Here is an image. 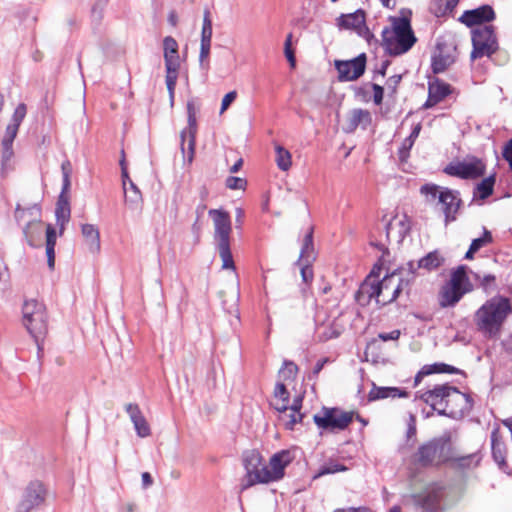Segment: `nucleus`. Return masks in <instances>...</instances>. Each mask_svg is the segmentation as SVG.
I'll return each instance as SVG.
<instances>
[{
  "mask_svg": "<svg viewBox=\"0 0 512 512\" xmlns=\"http://www.w3.org/2000/svg\"><path fill=\"white\" fill-rule=\"evenodd\" d=\"M179 46L172 36H166L163 39V56L166 70L180 68Z\"/></svg>",
  "mask_w": 512,
  "mask_h": 512,
  "instance_id": "22",
  "label": "nucleus"
},
{
  "mask_svg": "<svg viewBox=\"0 0 512 512\" xmlns=\"http://www.w3.org/2000/svg\"><path fill=\"white\" fill-rule=\"evenodd\" d=\"M242 464L246 474L242 480V489H247L258 483H267L268 466L264 464L261 453L256 449L245 450L242 453Z\"/></svg>",
  "mask_w": 512,
  "mask_h": 512,
  "instance_id": "6",
  "label": "nucleus"
},
{
  "mask_svg": "<svg viewBox=\"0 0 512 512\" xmlns=\"http://www.w3.org/2000/svg\"><path fill=\"white\" fill-rule=\"evenodd\" d=\"M418 399L429 405L438 415L454 420L464 418L474 406L470 394L461 392L449 383L434 385L432 389L416 392L415 400Z\"/></svg>",
  "mask_w": 512,
  "mask_h": 512,
  "instance_id": "1",
  "label": "nucleus"
},
{
  "mask_svg": "<svg viewBox=\"0 0 512 512\" xmlns=\"http://www.w3.org/2000/svg\"><path fill=\"white\" fill-rule=\"evenodd\" d=\"M495 182V174L484 178L480 183L476 185L474 189V197H477L481 200L487 199L493 194Z\"/></svg>",
  "mask_w": 512,
  "mask_h": 512,
  "instance_id": "35",
  "label": "nucleus"
},
{
  "mask_svg": "<svg viewBox=\"0 0 512 512\" xmlns=\"http://www.w3.org/2000/svg\"><path fill=\"white\" fill-rule=\"evenodd\" d=\"M298 264L301 265V277L303 282H311L313 279V269L311 266L312 263L301 262Z\"/></svg>",
  "mask_w": 512,
  "mask_h": 512,
  "instance_id": "59",
  "label": "nucleus"
},
{
  "mask_svg": "<svg viewBox=\"0 0 512 512\" xmlns=\"http://www.w3.org/2000/svg\"><path fill=\"white\" fill-rule=\"evenodd\" d=\"M41 208L38 205L21 209L18 205L15 210V219L22 225L23 234L29 246H35L36 238L41 234Z\"/></svg>",
  "mask_w": 512,
  "mask_h": 512,
  "instance_id": "8",
  "label": "nucleus"
},
{
  "mask_svg": "<svg viewBox=\"0 0 512 512\" xmlns=\"http://www.w3.org/2000/svg\"><path fill=\"white\" fill-rule=\"evenodd\" d=\"M453 59L448 55L438 54L432 57L431 68L434 74L444 72L451 64Z\"/></svg>",
  "mask_w": 512,
  "mask_h": 512,
  "instance_id": "43",
  "label": "nucleus"
},
{
  "mask_svg": "<svg viewBox=\"0 0 512 512\" xmlns=\"http://www.w3.org/2000/svg\"><path fill=\"white\" fill-rule=\"evenodd\" d=\"M444 488L432 485L429 488L409 496L414 512H440Z\"/></svg>",
  "mask_w": 512,
  "mask_h": 512,
  "instance_id": "9",
  "label": "nucleus"
},
{
  "mask_svg": "<svg viewBox=\"0 0 512 512\" xmlns=\"http://www.w3.org/2000/svg\"><path fill=\"white\" fill-rule=\"evenodd\" d=\"M367 56L359 54L351 60H335V68L338 72L340 82L355 81L359 79L366 70Z\"/></svg>",
  "mask_w": 512,
  "mask_h": 512,
  "instance_id": "14",
  "label": "nucleus"
},
{
  "mask_svg": "<svg viewBox=\"0 0 512 512\" xmlns=\"http://www.w3.org/2000/svg\"><path fill=\"white\" fill-rule=\"evenodd\" d=\"M276 158L275 161L277 166L282 171H287L291 167V154L282 146H276Z\"/></svg>",
  "mask_w": 512,
  "mask_h": 512,
  "instance_id": "44",
  "label": "nucleus"
},
{
  "mask_svg": "<svg viewBox=\"0 0 512 512\" xmlns=\"http://www.w3.org/2000/svg\"><path fill=\"white\" fill-rule=\"evenodd\" d=\"M70 215H71V209H70L68 192H63V190H61V193L58 197V201L56 204V210H55L56 222H57V225L59 226V234L60 235L63 234L65 225L70 220Z\"/></svg>",
  "mask_w": 512,
  "mask_h": 512,
  "instance_id": "25",
  "label": "nucleus"
},
{
  "mask_svg": "<svg viewBox=\"0 0 512 512\" xmlns=\"http://www.w3.org/2000/svg\"><path fill=\"white\" fill-rule=\"evenodd\" d=\"M443 171L461 179H477L485 174L486 164L476 156H467L464 161L449 163Z\"/></svg>",
  "mask_w": 512,
  "mask_h": 512,
  "instance_id": "11",
  "label": "nucleus"
},
{
  "mask_svg": "<svg viewBox=\"0 0 512 512\" xmlns=\"http://www.w3.org/2000/svg\"><path fill=\"white\" fill-rule=\"evenodd\" d=\"M409 392L405 389L398 387H379L375 383L372 384V389L368 394V401H376L386 398H407Z\"/></svg>",
  "mask_w": 512,
  "mask_h": 512,
  "instance_id": "26",
  "label": "nucleus"
},
{
  "mask_svg": "<svg viewBox=\"0 0 512 512\" xmlns=\"http://www.w3.org/2000/svg\"><path fill=\"white\" fill-rule=\"evenodd\" d=\"M187 109V122L188 125L180 133L181 138V151L184 158H187L191 163L195 155L196 134H197V109L194 100H189L186 105Z\"/></svg>",
  "mask_w": 512,
  "mask_h": 512,
  "instance_id": "10",
  "label": "nucleus"
},
{
  "mask_svg": "<svg viewBox=\"0 0 512 512\" xmlns=\"http://www.w3.org/2000/svg\"><path fill=\"white\" fill-rule=\"evenodd\" d=\"M396 276L397 273L393 272L390 275H386L381 281L378 280V288H379V298L378 303L382 305L390 304L391 302H384V299L388 298L392 291H394L396 286Z\"/></svg>",
  "mask_w": 512,
  "mask_h": 512,
  "instance_id": "32",
  "label": "nucleus"
},
{
  "mask_svg": "<svg viewBox=\"0 0 512 512\" xmlns=\"http://www.w3.org/2000/svg\"><path fill=\"white\" fill-rule=\"evenodd\" d=\"M476 279L480 280V286L486 291L490 292L497 288L496 277L493 274L484 275L481 279L479 275H476Z\"/></svg>",
  "mask_w": 512,
  "mask_h": 512,
  "instance_id": "53",
  "label": "nucleus"
},
{
  "mask_svg": "<svg viewBox=\"0 0 512 512\" xmlns=\"http://www.w3.org/2000/svg\"><path fill=\"white\" fill-rule=\"evenodd\" d=\"M26 113H27V108H26V105L24 103H20L13 115H12V119H11V123L10 124H13V125H16V126H20L21 122L24 120L25 116H26Z\"/></svg>",
  "mask_w": 512,
  "mask_h": 512,
  "instance_id": "56",
  "label": "nucleus"
},
{
  "mask_svg": "<svg viewBox=\"0 0 512 512\" xmlns=\"http://www.w3.org/2000/svg\"><path fill=\"white\" fill-rule=\"evenodd\" d=\"M212 40V20L208 9L204 10L203 25L201 30V43H211Z\"/></svg>",
  "mask_w": 512,
  "mask_h": 512,
  "instance_id": "46",
  "label": "nucleus"
},
{
  "mask_svg": "<svg viewBox=\"0 0 512 512\" xmlns=\"http://www.w3.org/2000/svg\"><path fill=\"white\" fill-rule=\"evenodd\" d=\"M313 232H314L313 227H310L304 237L302 248L300 251V256H299V259L297 260V263H301V262L312 263L315 260Z\"/></svg>",
  "mask_w": 512,
  "mask_h": 512,
  "instance_id": "33",
  "label": "nucleus"
},
{
  "mask_svg": "<svg viewBox=\"0 0 512 512\" xmlns=\"http://www.w3.org/2000/svg\"><path fill=\"white\" fill-rule=\"evenodd\" d=\"M62 170V189L63 192H69L71 182H70V174H71V163L69 161H65L61 165Z\"/></svg>",
  "mask_w": 512,
  "mask_h": 512,
  "instance_id": "52",
  "label": "nucleus"
},
{
  "mask_svg": "<svg viewBox=\"0 0 512 512\" xmlns=\"http://www.w3.org/2000/svg\"><path fill=\"white\" fill-rule=\"evenodd\" d=\"M493 242L492 233L487 230L485 227L483 228V234L479 238H475L472 240L470 246L478 252L481 248L491 244Z\"/></svg>",
  "mask_w": 512,
  "mask_h": 512,
  "instance_id": "48",
  "label": "nucleus"
},
{
  "mask_svg": "<svg viewBox=\"0 0 512 512\" xmlns=\"http://www.w3.org/2000/svg\"><path fill=\"white\" fill-rule=\"evenodd\" d=\"M495 19V12L490 5H482L476 9L466 10L460 17V21L467 27L483 26L484 23Z\"/></svg>",
  "mask_w": 512,
  "mask_h": 512,
  "instance_id": "16",
  "label": "nucleus"
},
{
  "mask_svg": "<svg viewBox=\"0 0 512 512\" xmlns=\"http://www.w3.org/2000/svg\"><path fill=\"white\" fill-rule=\"evenodd\" d=\"M13 156V144L2 143V168H4Z\"/></svg>",
  "mask_w": 512,
  "mask_h": 512,
  "instance_id": "62",
  "label": "nucleus"
},
{
  "mask_svg": "<svg viewBox=\"0 0 512 512\" xmlns=\"http://www.w3.org/2000/svg\"><path fill=\"white\" fill-rule=\"evenodd\" d=\"M421 129H422L421 123H417L413 127L410 135L408 137H406L404 139V141L402 142L401 147L398 150V156L401 161H406L407 158L409 157L410 150L412 149V147L415 143V140L418 138Z\"/></svg>",
  "mask_w": 512,
  "mask_h": 512,
  "instance_id": "34",
  "label": "nucleus"
},
{
  "mask_svg": "<svg viewBox=\"0 0 512 512\" xmlns=\"http://www.w3.org/2000/svg\"><path fill=\"white\" fill-rule=\"evenodd\" d=\"M45 311V306L43 303L38 302L37 300H29L25 301L22 312H23V319L28 318L30 316H34L37 312H43Z\"/></svg>",
  "mask_w": 512,
  "mask_h": 512,
  "instance_id": "47",
  "label": "nucleus"
},
{
  "mask_svg": "<svg viewBox=\"0 0 512 512\" xmlns=\"http://www.w3.org/2000/svg\"><path fill=\"white\" fill-rule=\"evenodd\" d=\"M290 452L282 450L275 453L269 460L267 483L278 481L284 477L285 468L290 464Z\"/></svg>",
  "mask_w": 512,
  "mask_h": 512,
  "instance_id": "17",
  "label": "nucleus"
},
{
  "mask_svg": "<svg viewBox=\"0 0 512 512\" xmlns=\"http://www.w3.org/2000/svg\"><path fill=\"white\" fill-rule=\"evenodd\" d=\"M481 456L478 453H471L460 457H450L448 463L457 470L465 471L479 466Z\"/></svg>",
  "mask_w": 512,
  "mask_h": 512,
  "instance_id": "29",
  "label": "nucleus"
},
{
  "mask_svg": "<svg viewBox=\"0 0 512 512\" xmlns=\"http://www.w3.org/2000/svg\"><path fill=\"white\" fill-rule=\"evenodd\" d=\"M472 61L482 57H491L499 49L495 28L493 25L484 24L472 30Z\"/></svg>",
  "mask_w": 512,
  "mask_h": 512,
  "instance_id": "7",
  "label": "nucleus"
},
{
  "mask_svg": "<svg viewBox=\"0 0 512 512\" xmlns=\"http://www.w3.org/2000/svg\"><path fill=\"white\" fill-rule=\"evenodd\" d=\"M366 13L363 9H358L353 13L341 14L338 18V25L344 29L357 30L365 22Z\"/></svg>",
  "mask_w": 512,
  "mask_h": 512,
  "instance_id": "28",
  "label": "nucleus"
},
{
  "mask_svg": "<svg viewBox=\"0 0 512 512\" xmlns=\"http://www.w3.org/2000/svg\"><path fill=\"white\" fill-rule=\"evenodd\" d=\"M246 184L247 181L244 178L236 176H229L225 181L226 187L231 190L245 189Z\"/></svg>",
  "mask_w": 512,
  "mask_h": 512,
  "instance_id": "55",
  "label": "nucleus"
},
{
  "mask_svg": "<svg viewBox=\"0 0 512 512\" xmlns=\"http://www.w3.org/2000/svg\"><path fill=\"white\" fill-rule=\"evenodd\" d=\"M283 373H284V377L285 379H293L296 374H297V371H298V366L292 362V361H289V360H285L283 362Z\"/></svg>",
  "mask_w": 512,
  "mask_h": 512,
  "instance_id": "58",
  "label": "nucleus"
},
{
  "mask_svg": "<svg viewBox=\"0 0 512 512\" xmlns=\"http://www.w3.org/2000/svg\"><path fill=\"white\" fill-rule=\"evenodd\" d=\"M465 290L450 285L444 284L438 294V301L441 308L454 307L465 295Z\"/></svg>",
  "mask_w": 512,
  "mask_h": 512,
  "instance_id": "24",
  "label": "nucleus"
},
{
  "mask_svg": "<svg viewBox=\"0 0 512 512\" xmlns=\"http://www.w3.org/2000/svg\"><path fill=\"white\" fill-rule=\"evenodd\" d=\"M211 43H200L199 64L204 70L209 69V55Z\"/></svg>",
  "mask_w": 512,
  "mask_h": 512,
  "instance_id": "50",
  "label": "nucleus"
},
{
  "mask_svg": "<svg viewBox=\"0 0 512 512\" xmlns=\"http://www.w3.org/2000/svg\"><path fill=\"white\" fill-rule=\"evenodd\" d=\"M209 215L214 222V241L222 260V268L235 270L236 267L230 248V234L232 231L230 215L221 209H211Z\"/></svg>",
  "mask_w": 512,
  "mask_h": 512,
  "instance_id": "5",
  "label": "nucleus"
},
{
  "mask_svg": "<svg viewBox=\"0 0 512 512\" xmlns=\"http://www.w3.org/2000/svg\"><path fill=\"white\" fill-rule=\"evenodd\" d=\"M441 189L442 188L440 186L433 183H429L422 185L420 188V192L426 196L428 201H434L438 199V195Z\"/></svg>",
  "mask_w": 512,
  "mask_h": 512,
  "instance_id": "49",
  "label": "nucleus"
},
{
  "mask_svg": "<svg viewBox=\"0 0 512 512\" xmlns=\"http://www.w3.org/2000/svg\"><path fill=\"white\" fill-rule=\"evenodd\" d=\"M82 235L88 242L90 249L99 250L100 248V233L96 226L92 224H83L81 227Z\"/></svg>",
  "mask_w": 512,
  "mask_h": 512,
  "instance_id": "37",
  "label": "nucleus"
},
{
  "mask_svg": "<svg viewBox=\"0 0 512 512\" xmlns=\"http://www.w3.org/2000/svg\"><path fill=\"white\" fill-rule=\"evenodd\" d=\"M125 204L131 210H138L142 207L143 198L137 185L130 181V184L123 187Z\"/></svg>",
  "mask_w": 512,
  "mask_h": 512,
  "instance_id": "31",
  "label": "nucleus"
},
{
  "mask_svg": "<svg viewBox=\"0 0 512 512\" xmlns=\"http://www.w3.org/2000/svg\"><path fill=\"white\" fill-rule=\"evenodd\" d=\"M23 324L38 344L39 340L46 335L48 329L46 310L37 312L34 316L23 319Z\"/></svg>",
  "mask_w": 512,
  "mask_h": 512,
  "instance_id": "18",
  "label": "nucleus"
},
{
  "mask_svg": "<svg viewBox=\"0 0 512 512\" xmlns=\"http://www.w3.org/2000/svg\"><path fill=\"white\" fill-rule=\"evenodd\" d=\"M452 86L439 78H433L428 82V93L436 101H443L452 93Z\"/></svg>",
  "mask_w": 512,
  "mask_h": 512,
  "instance_id": "30",
  "label": "nucleus"
},
{
  "mask_svg": "<svg viewBox=\"0 0 512 512\" xmlns=\"http://www.w3.org/2000/svg\"><path fill=\"white\" fill-rule=\"evenodd\" d=\"M413 276H408L407 278H398L396 279V286L394 291L388 296V298L384 299V302H393L395 301L401 292L405 291L407 294L410 292L411 285L414 281Z\"/></svg>",
  "mask_w": 512,
  "mask_h": 512,
  "instance_id": "39",
  "label": "nucleus"
},
{
  "mask_svg": "<svg viewBox=\"0 0 512 512\" xmlns=\"http://www.w3.org/2000/svg\"><path fill=\"white\" fill-rule=\"evenodd\" d=\"M375 298L378 303L379 288L378 280H371V276H367L360 285L358 291L355 294V300L362 306L368 305L371 300Z\"/></svg>",
  "mask_w": 512,
  "mask_h": 512,
  "instance_id": "21",
  "label": "nucleus"
},
{
  "mask_svg": "<svg viewBox=\"0 0 512 512\" xmlns=\"http://www.w3.org/2000/svg\"><path fill=\"white\" fill-rule=\"evenodd\" d=\"M354 412H345L338 408H323V415L315 414V424L324 430H344L353 421Z\"/></svg>",
  "mask_w": 512,
  "mask_h": 512,
  "instance_id": "13",
  "label": "nucleus"
},
{
  "mask_svg": "<svg viewBox=\"0 0 512 512\" xmlns=\"http://www.w3.org/2000/svg\"><path fill=\"white\" fill-rule=\"evenodd\" d=\"M465 265L458 266L451 274L450 280L447 282L450 285L465 290V293H469L473 290V284L470 282L467 276Z\"/></svg>",
  "mask_w": 512,
  "mask_h": 512,
  "instance_id": "27",
  "label": "nucleus"
},
{
  "mask_svg": "<svg viewBox=\"0 0 512 512\" xmlns=\"http://www.w3.org/2000/svg\"><path fill=\"white\" fill-rule=\"evenodd\" d=\"M347 470H348V468L344 464L334 461V460H329L320 466L319 470L314 475V479L319 478L324 475L334 474L337 472H344Z\"/></svg>",
  "mask_w": 512,
  "mask_h": 512,
  "instance_id": "40",
  "label": "nucleus"
},
{
  "mask_svg": "<svg viewBox=\"0 0 512 512\" xmlns=\"http://www.w3.org/2000/svg\"><path fill=\"white\" fill-rule=\"evenodd\" d=\"M178 71L179 69H173V71L166 70V86L171 99H173L174 97V90L178 78Z\"/></svg>",
  "mask_w": 512,
  "mask_h": 512,
  "instance_id": "51",
  "label": "nucleus"
},
{
  "mask_svg": "<svg viewBox=\"0 0 512 512\" xmlns=\"http://www.w3.org/2000/svg\"><path fill=\"white\" fill-rule=\"evenodd\" d=\"M47 490L39 480L29 482L23 489L21 499L16 506V512H33L45 502Z\"/></svg>",
  "mask_w": 512,
  "mask_h": 512,
  "instance_id": "12",
  "label": "nucleus"
},
{
  "mask_svg": "<svg viewBox=\"0 0 512 512\" xmlns=\"http://www.w3.org/2000/svg\"><path fill=\"white\" fill-rule=\"evenodd\" d=\"M372 123L371 113L366 109L356 108L350 111L344 131L353 133L359 126L366 130Z\"/></svg>",
  "mask_w": 512,
  "mask_h": 512,
  "instance_id": "20",
  "label": "nucleus"
},
{
  "mask_svg": "<svg viewBox=\"0 0 512 512\" xmlns=\"http://www.w3.org/2000/svg\"><path fill=\"white\" fill-rule=\"evenodd\" d=\"M450 437L440 436L422 443L412 454L411 462L419 468L439 467L450 460Z\"/></svg>",
  "mask_w": 512,
  "mask_h": 512,
  "instance_id": "4",
  "label": "nucleus"
},
{
  "mask_svg": "<svg viewBox=\"0 0 512 512\" xmlns=\"http://www.w3.org/2000/svg\"><path fill=\"white\" fill-rule=\"evenodd\" d=\"M359 36L364 38L368 43H371L372 40H377L374 37V34L370 31V29L367 27V25L364 23L362 24L357 30H355Z\"/></svg>",
  "mask_w": 512,
  "mask_h": 512,
  "instance_id": "64",
  "label": "nucleus"
},
{
  "mask_svg": "<svg viewBox=\"0 0 512 512\" xmlns=\"http://www.w3.org/2000/svg\"><path fill=\"white\" fill-rule=\"evenodd\" d=\"M57 234L55 228L48 224L46 227V247L55 248Z\"/></svg>",
  "mask_w": 512,
  "mask_h": 512,
  "instance_id": "61",
  "label": "nucleus"
},
{
  "mask_svg": "<svg viewBox=\"0 0 512 512\" xmlns=\"http://www.w3.org/2000/svg\"><path fill=\"white\" fill-rule=\"evenodd\" d=\"M404 14V10L401 11ZM391 27H384L381 33L382 46L390 56L407 53L416 43L417 38L411 27L409 16H390Z\"/></svg>",
  "mask_w": 512,
  "mask_h": 512,
  "instance_id": "3",
  "label": "nucleus"
},
{
  "mask_svg": "<svg viewBox=\"0 0 512 512\" xmlns=\"http://www.w3.org/2000/svg\"><path fill=\"white\" fill-rule=\"evenodd\" d=\"M18 129H19V126L9 124L6 128V132H5L4 138L2 140V143L13 144V141L17 136Z\"/></svg>",
  "mask_w": 512,
  "mask_h": 512,
  "instance_id": "60",
  "label": "nucleus"
},
{
  "mask_svg": "<svg viewBox=\"0 0 512 512\" xmlns=\"http://www.w3.org/2000/svg\"><path fill=\"white\" fill-rule=\"evenodd\" d=\"M274 396L276 398H279L282 401L281 406H276L275 409L278 410L280 413H286L288 412V403L290 398V393L287 390L285 384L278 382L274 389Z\"/></svg>",
  "mask_w": 512,
  "mask_h": 512,
  "instance_id": "41",
  "label": "nucleus"
},
{
  "mask_svg": "<svg viewBox=\"0 0 512 512\" xmlns=\"http://www.w3.org/2000/svg\"><path fill=\"white\" fill-rule=\"evenodd\" d=\"M438 203L441 204L445 225L454 222L462 205L459 191L443 187L438 195Z\"/></svg>",
  "mask_w": 512,
  "mask_h": 512,
  "instance_id": "15",
  "label": "nucleus"
},
{
  "mask_svg": "<svg viewBox=\"0 0 512 512\" xmlns=\"http://www.w3.org/2000/svg\"><path fill=\"white\" fill-rule=\"evenodd\" d=\"M429 375L436 373L465 374L464 371L446 363H433L426 365Z\"/></svg>",
  "mask_w": 512,
  "mask_h": 512,
  "instance_id": "45",
  "label": "nucleus"
},
{
  "mask_svg": "<svg viewBox=\"0 0 512 512\" xmlns=\"http://www.w3.org/2000/svg\"><path fill=\"white\" fill-rule=\"evenodd\" d=\"M125 410L134 425L137 435L141 438L148 437L151 434L150 426L139 406L137 404L129 403L125 406Z\"/></svg>",
  "mask_w": 512,
  "mask_h": 512,
  "instance_id": "23",
  "label": "nucleus"
},
{
  "mask_svg": "<svg viewBox=\"0 0 512 512\" xmlns=\"http://www.w3.org/2000/svg\"><path fill=\"white\" fill-rule=\"evenodd\" d=\"M460 0H436L437 8L434 13L437 17L452 15Z\"/></svg>",
  "mask_w": 512,
  "mask_h": 512,
  "instance_id": "42",
  "label": "nucleus"
},
{
  "mask_svg": "<svg viewBox=\"0 0 512 512\" xmlns=\"http://www.w3.org/2000/svg\"><path fill=\"white\" fill-rule=\"evenodd\" d=\"M512 306L506 297L487 300L475 313L474 322L479 332L488 338H498Z\"/></svg>",
  "mask_w": 512,
  "mask_h": 512,
  "instance_id": "2",
  "label": "nucleus"
},
{
  "mask_svg": "<svg viewBox=\"0 0 512 512\" xmlns=\"http://www.w3.org/2000/svg\"><path fill=\"white\" fill-rule=\"evenodd\" d=\"M285 417L287 416L289 419L286 421L285 423V427L286 429L288 430H293L294 429V426L295 424L299 423L302 421L303 419V414H301L300 412H292V411H289V413H282Z\"/></svg>",
  "mask_w": 512,
  "mask_h": 512,
  "instance_id": "57",
  "label": "nucleus"
},
{
  "mask_svg": "<svg viewBox=\"0 0 512 512\" xmlns=\"http://www.w3.org/2000/svg\"><path fill=\"white\" fill-rule=\"evenodd\" d=\"M444 262V258L437 251L429 252L427 255L417 261V267L432 271L439 268Z\"/></svg>",
  "mask_w": 512,
  "mask_h": 512,
  "instance_id": "36",
  "label": "nucleus"
},
{
  "mask_svg": "<svg viewBox=\"0 0 512 512\" xmlns=\"http://www.w3.org/2000/svg\"><path fill=\"white\" fill-rule=\"evenodd\" d=\"M490 438L493 460L498 464L500 469H504V467H507V447L501 435L500 427L498 425H495L493 427Z\"/></svg>",
  "mask_w": 512,
  "mask_h": 512,
  "instance_id": "19",
  "label": "nucleus"
},
{
  "mask_svg": "<svg viewBox=\"0 0 512 512\" xmlns=\"http://www.w3.org/2000/svg\"><path fill=\"white\" fill-rule=\"evenodd\" d=\"M237 97L236 91H230L228 92L222 99L221 108H220V114H222L224 111H226L229 106L235 101Z\"/></svg>",
  "mask_w": 512,
  "mask_h": 512,
  "instance_id": "63",
  "label": "nucleus"
},
{
  "mask_svg": "<svg viewBox=\"0 0 512 512\" xmlns=\"http://www.w3.org/2000/svg\"><path fill=\"white\" fill-rule=\"evenodd\" d=\"M109 0H95L94 4L91 7L90 11V19L94 28H98L103 19H104V11L108 4Z\"/></svg>",
  "mask_w": 512,
  "mask_h": 512,
  "instance_id": "38",
  "label": "nucleus"
},
{
  "mask_svg": "<svg viewBox=\"0 0 512 512\" xmlns=\"http://www.w3.org/2000/svg\"><path fill=\"white\" fill-rule=\"evenodd\" d=\"M292 45V34L289 33L286 37L285 44H284V54L291 65V67H295L296 65V58L294 50L291 47Z\"/></svg>",
  "mask_w": 512,
  "mask_h": 512,
  "instance_id": "54",
  "label": "nucleus"
}]
</instances>
